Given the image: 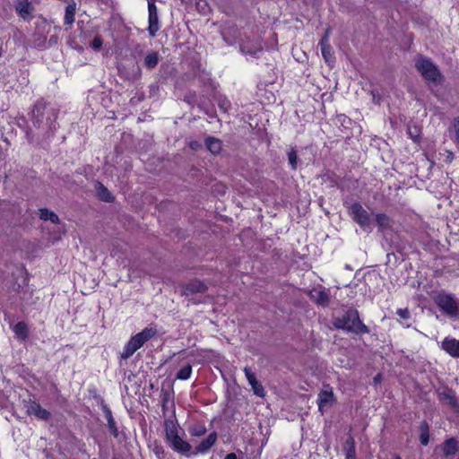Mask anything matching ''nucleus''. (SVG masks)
<instances>
[{"label":"nucleus","mask_w":459,"mask_h":459,"mask_svg":"<svg viewBox=\"0 0 459 459\" xmlns=\"http://www.w3.org/2000/svg\"><path fill=\"white\" fill-rule=\"evenodd\" d=\"M57 116L58 110L56 108L48 106L43 100H38L31 111V121L34 126L38 128L48 127L46 134L49 137L58 127L56 124Z\"/></svg>","instance_id":"nucleus-1"},{"label":"nucleus","mask_w":459,"mask_h":459,"mask_svg":"<svg viewBox=\"0 0 459 459\" xmlns=\"http://www.w3.org/2000/svg\"><path fill=\"white\" fill-rule=\"evenodd\" d=\"M333 325L336 329H341L356 335L369 333L368 327L362 323L359 311L355 308H349L341 316H334Z\"/></svg>","instance_id":"nucleus-2"},{"label":"nucleus","mask_w":459,"mask_h":459,"mask_svg":"<svg viewBox=\"0 0 459 459\" xmlns=\"http://www.w3.org/2000/svg\"><path fill=\"white\" fill-rule=\"evenodd\" d=\"M164 427L166 440L174 451L185 455L191 451L192 446L178 435L177 424L173 420H166Z\"/></svg>","instance_id":"nucleus-3"},{"label":"nucleus","mask_w":459,"mask_h":459,"mask_svg":"<svg viewBox=\"0 0 459 459\" xmlns=\"http://www.w3.org/2000/svg\"><path fill=\"white\" fill-rule=\"evenodd\" d=\"M434 302L448 317L455 318L459 316V299L454 294L440 290L434 297Z\"/></svg>","instance_id":"nucleus-4"},{"label":"nucleus","mask_w":459,"mask_h":459,"mask_svg":"<svg viewBox=\"0 0 459 459\" xmlns=\"http://www.w3.org/2000/svg\"><path fill=\"white\" fill-rule=\"evenodd\" d=\"M157 333L155 328L146 327L142 332L132 336L126 344L124 351L121 354L123 359H129L138 349H140L146 342L154 337Z\"/></svg>","instance_id":"nucleus-5"},{"label":"nucleus","mask_w":459,"mask_h":459,"mask_svg":"<svg viewBox=\"0 0 459 459\" xmlns=\"http://www.w3.org/2000/svg\"><path fill=\"white\" fill-rule=\"evenodd\" d=\"M416 69L427 82L439 83L443 75L438 67L429 58L420 57L415 62Z\"/></svg>","instance_id":"nucleus-6"},{"label":"nucleus","mask_w":459,"mask_h":459,"mask_svg":"<svg viewBox=\"0 0 459 459\" xmlns=\"http://www.w3.org/2000/svg\"><path fill=\"white\" fill-rule=\"evenodd\" d=\"M348 209L352 220L366 230L370 224V216L368 212L359 202H355L351 204Z\"/></svg>","instance_id":"nucleus-7"},{"label":"nucleus","mask_w":459,"mask_h":459,"mask_svg":"<svg viewBox=\"0 0 459 459\" xmlns=\"http://www.w3.org/2000/svg\"><path fill=\"white\" fill-rule=\"evenodd\" d=\"M149 27L148 31L151 37H154L160 30L158 9L153 0L148 1Z\"/></svg>","instance_id":"nucleus-8"},{"label":"nucleus","mask_w":459,"mask_h":459,"mask_svg":"<svg viewBox=\"0 0 459 459\" xmlns=\"http://www.w3.org/2000/svg\"><path fill=\"white\" fill-rule=\"evenodd\" d=\"M336 400L333 392V388L329 385H324V388L318 394L317 404L320 411L327 405H333Z\"/></svg>","instance_id":"nucleus-9"},{"label":"nucleus","mask_w":459,"mask_h":459,"mask_svg":"<svg viewBox=\"0 0 459 459\" xmlns=\"http://www.w3.org/2000/svg\"><path fill=\"white\" fill-rule=\"evenodd\" d=\"M100 407H101V410H102V411L104 413V416H105V418L107 420L108 428L110 433L112 434V436L115 438H117L118 436H119V432H118V429H117V422H116L113 415H112L111 410L106 404V403L104 402L103 399L100 400Z\"/></svg>","instance_id":"nucleus-10"},{"label":"nucleus","mask_w":459,"mask_h":459,"mask_svg":"<svg viewBox=\"0 0 459 459\" xmlns=\"http://www.w3.org/2000/svg\"><path fill=\"white\" fill-rule=\"evenodd\" d=\"M438 399L440 402L448 404L453 409H458L459 403L455 396V393L449 387H444L437 393Z\"/></svg>","instance_id":"nucleus-11"},{"label":"nucleus","mask_w":459,"mask_h":459,"mask_svg":"<svg viewBox=\"0 0 459 459\" xmlns=\"http://www.w3.org/2000/svg\"><path fill=\"white\" fill-rule=\"evenodd\" d=\"M246 377L252 387V390L258 397H264L265 395L264 388L262 384L256 379L255 375L252 370L246 367L244 368Z\"/></svg>","instance_id":"nucleus-12"},{"label":"nucleus","mask_w":459,"mask_h":459,"mask_svg":"<svg viewBox=\"0 0 459 459\" xmlns=\"http://www.w3.org/2000/svg\"><path fill=\"white\" fill-rule=\"evenodd\" d=\"M309 298L316 304L326 307L330 302V295L324 288H314L309 292Z\"/></svg>","instance_id":"nucleus-13"},{"label":"nucleus","mask_w":459,"mask_h":459,"mask_svg":"<svg viewBox=\"0 0 459 459\" xmlns=\"http://www.w3.org/2000/svg\"><path fill=\"white\" fill-rule=\"evenodd\" d=\"M27 412L30 415H34L39 420H48L51 418V413L37 402H30L27 406Z\"/></svg>","instance_id":"nucleus-14"},{"label":"nucleus","mask_w":459,"mask_h":459,"mask_svg":"<svg viewBox=\"0 0 459 459\" xmlns=\"http://www.w3.org/2000/svg\"><path fill=\"white\" fill-rule=\"evenodd\" d=\"M217 440V433L212 432L208 435V437L201 441L199 445L195 447V451L192 452V455H196L198 454H205L207 453L211 447L216 443Z\"/></svg>","instance_id":"nucleus-15"},{"label":"nucleus","mask_w":459,"mask_h":459,"mask_svg":"<svg viewBox=\"0 0 459 459\" xmlns=\"http://www.w3.org/2000/svg\"><path fill=\"white\" fill-rule=\"evenodd\" d=\"M206 290V284L197 279H195L186 284L183 292L186 296H189L196 293H204Z\"/></svg>","instance_id":"nucleus-16"},{"label":"nucleus","mask_w":459,"mask_h":459,"mask_svg":"<svg viewBox=\"0 0 459 459\" xmlns=\"http://www.w3.org/2000/svg\"><path fill=\"white\" fill-rule=\"evenodd\" d=\"M441 450L445 457L454 456L459 451V443L456 438L450 437L443 442Z\"/></svg>","instance_id":"nucleus-17"},{"label":"nucleus","mask_w":459,"mask_h":459,"mask_svg":"<svg viewBox=\"0 0 459 459\" xmlns=\"http://www.w3.org/2000/svg\"><path fill=\"white\" fill-rule=\"evenodd\" d=\"M14 7L15 11L23 20L30 19L31 17L30 14L34 9L29 0H17Z\"/></svg>","instance_id":"nucleus-18"},{"label":"nucleus","mask_w":459,"mask_h":459,"mask_svg":"<svg viewBox=\"0 0 459 459\" xmlns=\"http://www.w3.org/2000/svg\"><path fill=\"white\" fill-rule=\"evenodd\" d=\"M441 347L450 356L459 358V341L455 338H445L442 342Z\"/></svg>","instance_id":"nucleus-19"},{"label":"nucleus","mask_w":459,"mask_h":459,"mask_svg":"<svg viewBox=\"0 0 459 459\" xmlns=\"http://www.w3.org/2000/svg\"><path fill=\"white\" fill-rule=\"evenodd\" d=\"M321 52L326 63L330 64L334 62L333 48L328 41V36L325 35L320 41Z\"/></svg>","instance_id":"nucleus-20"},{"label":"nucleus","mask_w":459,"mask_h":459,"mask_svg":"<svg viewBox=\"0 0 459 459\" xmlns=\"http://www.w3.org/2000/svg\"><path fill=\"white\" fill-rule=\"evenodd\" d=\"M97 195L100 200L106 203H112L115 200L114 195L110 193V191L100 182H98L96 185Z\"/></svg>","instance_id":"nucleus-21"},{"label":"nucleus","mask_w":459,"mask_h":459,"mask_svg":"<svg viewBox=\"0 0 459 459\" xmlns=\"http://www.w3.org/2000/svg\"><path fill=\"white\" fill-rule=\"evenodd\" d=\"M263 50V47L260 42H256L255 44H241L240 51L244 55H250L252 56H256L258 53Z\"/></svg>","instance_id":"nucleus-22"},{"label":"nucleus","mask_w":459,"mask_h":459,"mask_svg":"<svg viewBox=\"0 0 459 459\" xmlns=\"http://www.w3.org/2000/svg\"><path fill=\"white\" fill-rule=\"evenodd\" d=\"M419 430L420 444L422 446H427L429 442V426L426 420L420 422Z\"/></svg>","instance_id":"nucleus-23"},{"label":"nucleus","mask_w":459,"mask_h":459,"mask_svg":"<svg viewBox=\"0 0 459 459\" xmlns=\"http://www.w3.org/2000/svg\"><path fill=\"white\" fill-rule=\"evenodd\" d=\"M205 146L212 154H218L221 150V142L217 138L208 136L205 139Z\"/></svg>","instance_id":"nucleus-24"},{"label":"nucleus","mask_w":459,"mask_h":459,"mask_svg":"<svg viewBox=\"0 0 459 459\" xmlns=\"http://www.w3.org/2000/svg\"><path fill=\"white\" fill-rule=\"evenodd\" d=\"M376 222L379 230L384 231L385 230L391 228L392 220L385 213H377L376 214Z\"/></svg>","instance_id":"nucleus-25"},{"label":"nucleus","mask_w":459,"mask_h":459,"mask_svg":"<svg viewBox=\"0 0 459 459\" xmlns=\"http://www.w3.org/2000/svg\"><path fill=\"white\" fill-rule=\"evenodd\" d=\"M344 451L346 459H356L355 440L352 437H349L344 444Z\"/></svg>","instance_id":"nucleus-26"},{"label":"nucleus","mask_w":459,"mask_h":459,"mask_svg":"<svg viewBox=\"0 0 459 459\" xmlns=\"http://www.w3.org/2000/svg\"><path fill=\"white\" fill-rule=\"evenodd\" d=\"M39 219L43 221H50L55 224H58L60 222L59 217L54 212L47 209L41 208L39 209Z\"/></svg>","instance_id":"nucleus-27"},{"label":"nucleus","mask_w":459,"mask_h":459,"mask_svg":"<svg viewBox=\"0 0 459 459\" xmlns=\"http://www.w3.org/2000/svg\"><path fill=\"white\" fill-rule=\"evenodd\" d=\"M160 60V56L158 52L152 51L151 53H148L143 60V65L147 69H153L156 67Z\"/></svg>","instance_id":"nucleus-28"},{"label":"nucleus","mask_w":459,"mask_h":459,"mask_svg":"<svg viewBox=\"0 0 459 459\" xmlns=\"http://www.w3.org/2000/svg\"><path fill=\"white\" fill-rule=\"evenodd\" d=\"M207 429L202 423H195L188 428V432L192 437H202L206 433Z\"/></svg>","instance_id":"nucleus-29"},{"label":"nucleus","mask_w":459,"mask_h":459,"mask_svg":"<svg viewBox=\"0 0 459 459\" xmlns=\"http://www.w3.org/2000/svg\"><path fill=\"white\" fill-rule=\"evenodd\" d=\"M13 332L19 338L22 340H25L28 337V327L24 322H18L13 326Z\"/></svg>","instance_id":"nucleus-30"},{"label":"nucleus","mask_w":459,"mask_h":459,"mask_svg":"<svg viewBox=\"0 0 459 459\" xmlns=\"http://www.w3.org/2000/svg\"><path fill=\"white\" fill-rule=\"evenodd\" d=\"M450 132L453 133V141L454 143L459 146V117H456L453 119L452 125L450 126Z\"/></svg>","instance_id":"nucleus-31"},{"label":"nucleus","mask_w":459,"mask_h":459,"mask_svg":"<svg viewBox=\"0 0 459 459\" xmlns=\"http://www.w3.org/2000/svg\"><path fill=\"white\" fill-rule=\"evenodd\" d=\"M191 373L192 366L187 364L178 371L176 377L180 380H187L191 377Z\"/></svg>","instance_id":"nucleus-32"},{"label":"nucleus","mask_w":459,"mask_h":459,"mask_svg":"<svg viewBox=\"0 0 459 459\" xmlns=\"http://www.w3.org/2000/svg\"><path fill=\"white\" fill-rule=\"evenodd\" d=\"M216 100L221 110L227 113L231 107L230 101L225 96H218Z\"/></svg>","instance_id":"nucleus-33"},{"label":"nucleus","mask_w":459,"mask_h":459,"mask_svg":"<svg viewBox=\"0 0 459 459\" xmlns=\"http://www.w3.org/2000/svg\"><path fill=\"white\" fill-rule=\"evenodd\" d=\"M288 160L292 169H296L298 166V155L295 149H291L288 152Z\"/></svg>","instance_id":"nucleus-34"},{"label":"nucleus","mask_w":459,"mask_h":459,"mask_svg":"<svg viewBox=\"0 0 459 459\" xmlns=\"http://www.w3.org/2000/svg\"><path fill=\"white\" fill-rule=\"evenodd\" d=\"M153 452L159 459H168V455L161 445L155 444L153 447Z\"/></svg>","instance_id":"nucleus-35"},{"label":"nucleus","mask_w":459,"mask_h":459,"mask_svg":"<svg viewBox=\"0 0 459 459\" xmlns=\"http://www.w3.org/2000/svg\"><path fill=\"white\" fill-rule=\"evenodd\" d=\"M33 37H34V40H33L34 47L40 48V47L45 46V43H46L45 37H41V36L36 35V34H34Z\"/></svg>","instance_id":"nucleus-36"},{"label":"nucleus","mask_w":459,"mask_h":459,"mask_svg":"<svg viewBox=\"0 0 459 459\" xmlns=\"http://www.w3.org/2000/svg\"><path fill=\"white\" fill-rule=\"evenodd\" d=\"M102 43V39L100 36H96L91 41V47L95 50H99L101 48Z\"/></svg>","instance_id":"nucleus-37"},{"label":"nucleus","mask_w":459,"mask_h":459,"mask_svg":"<svg viewBox=\"0 0 459 459\" xmlns=\"http://www.w3.org/2000/svg\"><path fill=\"white\" fill-rule=\"evenodd\" d=\"M396 314L403 319H409L411 316V313L408 308H399L396 311Z\"/></svg>","instance_id":"nucleus-38"},{"label":"nucleus","mask_w":459,"mask_h":459,"mask_svg":"<svg viewBox=\"0 0 459 459\" xmlns=\"http://www.w3.org/2000/svg\"><path fill=\"white\" fill-rule=\"evenodd\" d=\"M189 147L192 149V150H195V151H197L199 148H201V143L197 141H192L190 143H189Z\"/></svg>","instance_id":"nucleus-39"},{"label":"nucleus","mask_w":459,"mask_h":459,"mask_svg":"<svg viewBox=\"0 0 459 459\" xmlns=\"http://www.w3.org/2000/svg\"><path fill=\"white\" fill-rule=\"evenodd\" d=\"M224 459H238V457L235 453H230L224 457Z\"/></svg>","instance_id":"nucleus-40"},{"label":"nucleus","mask_w":459,"mask_h":459,"mask_svg":"<svg viewBox=\"0 0 459 459\" xmlns=\"http://www.w3.org/2000/svg\"><path fill=\"white\" fill-rule=\"evenodd\" d=\"M26 135H27V139L29 140V142H32L33 137H32V134H31L30 130L27 131Z\"/></svg>","instance_id":"nucleus-41"},{"label":"nucleus","mask_w":459,"mask_h":459,"mask_svg":"<svg viewBox=\"0 0 459 459\" xmlns=\"http://www.w3.org/2000/svg\"><path fill=\"white\" fill-rule=\"evenodd\" d=\"M372 94H373V100L374 102L376 103H379V100H380V97L379 96H377L374 91H372Z\"/></svg>","instance_id":"nucleus-42"},{"label":"nucleus","mask_w":459,"mask_h":459,"mask_svg":"<svg viewBox=\"0 0 459 459\" xmlns=\"http://www.w3.org/2000/svg\"><path fill=\"white\" fill-rule=\"evenodd\" d=\"M2 53H3V50H2V48H0V56H2Z\"/></svg>","instance_id":"nucleus-43"},{"label":"nucleus","mask_w":459,"mask_h":459,"mask_svg":"<svg viewBox=\"0 0 459 459\" xmlns=\"http://www.w3.org/2000/svg\"><path fill=\"white\" fill-rule=\"evenodd\" d=\"M395 459H401V457H400V456H396V458H395Z\"/></svg>","instance_id":"nucleus-44"}]
</instances>
